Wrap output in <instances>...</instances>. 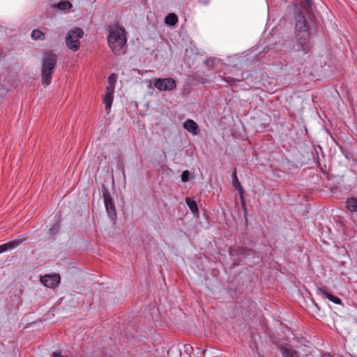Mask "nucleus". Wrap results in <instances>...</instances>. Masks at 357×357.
<instances>
[{
    "mask_svg": "<svg viewBox=\"0 0 357 357\" xmlns=\"http://www.w3.org/2000/svg\"><path fill=\"white\" fill-rule=\"evenodd\" d=\"M314 17L313 12L310 17L303 10H301L295 17V37L296 43L294 45V49L296 52H303L307 54L312 44L310 40V24L308 20L312 21Z\"/></svg>",
    "mask_w": 357,
    "mask_h": 357,
    "instance_id": "obj_1",
    "label": "nucleus"
},
{
    "mask_svg": "<svg viewBox=\"0 0 357 357\" xmlns=\"http://www.w3.org/2000/svg\"><path fill=\"white\" fill-rule=\"evenodd\" d=\"M57 62V55L52 50L45 51L41 59V77L43 84L49 85L52 82V75Z\"/></svg>",
    "mask_w": 357,
    "mask_h": 357,
    "instance_id": "obj_2",
    "label": "nucleus"
},
{
    "mask_svg": "<svg viewBox=\"0 0 357 357\" xmlns=\"http://www.w3.org/2000/svg\"><path fill=\"white\" fill-rule=\"evenodd\" d=\"M229 254L232 258L234 266H238L241 264V262L248 258L249 257H252V258L259 259L260 256L259 253L255 252V250L248 248L246 247L238 246L236 248L230 247L229 248Z\"/></svg>",
    "mask_w": 357,
    "mask_h": 357,
    "instance_id": "obj_3",
    "label": "nucleus"
},
{
    "mask_svg": "<svg viewBox=\"0 0 357 357\" xmlns=\"http://www.w3.org/2000/svg\"><path fill=\"white\" fill-rule=\"evenodd\" d=\"M107 40L112 52L119 54L126 43L124 29L119 27L114 29L110 31Z\"/></svg>",
    "mask_w": 357,
    "mask_h": 357,
    "instance_id": "obj_4",
    "label": "nucleus"
},
{
    "mask_svg": "<svg viewBox=\"0 0 357 357\" xmlns=\"http://www.w3.org/2000/svg\"><path fill=\"white\" fill-rule=\"evenodd\" d=\"M83 36L84 31L82 29L75 27L70 29L66 37L67 47L73 51H77L80 46L79 39L82 38Z\"/></svg>",
    "mask_w": 357,
    "mask_h": 357,
    "instance_id": "obj_5",
    "label": "nucleus"
},
{
    "mask_svg": "<svg viewBox=\"0 0 357 357\" xmlns=\"http://www.w3.org/2000/svg\"><path fill=\"white\" fill-rule=\"evenodd\" d=\"M104 204L108 216L111 220H115L116 218V211L114 202L111 197L109 192L105 190L103 192Z\"/></svg>",
    "mask_w": 357,
    "mask_h": 357,
    "instance_id": "obj_6",
    "label": "nucleus"
},
{
    "mask_svg": "<svg viewBox=\"0 0 357 357\" xmlns=\"http://www.w3.org/2000/svg\"><path fill=\"white\" fill-rule=\"evenodd\" d=\"M154 86L160 91H170L176 86V82L172 78L156 79Z\"/></svg>",
    "mask_w": 357,
    "mask_h": 357,
    "instance_id": "obj_7",
    "label": "nucleus"
},
{
    "mask_svg": "<svg viewBox=\"0 0 357 357\" xmlns=\"http://www.w3.org/2000/svg\"><path fill=\"white\" fill-rule=\"evenodd\" d=\"M232 177H233L232 184H233L234 187L236 188V190H237L238 191L240 196H241V199H242V202H243V189L237 178L236 169L234 170V172L232 174ZM243 211H244L245 220V222L247 223L248 222L247 209H246V207H245V205L244 203H243Z\"/></svg>",
    "mask_w": 357,
    "mask_h": 357,
    "instance_id": "obj_8",
    "label": "nucleus"
},
{
    "mask_svg": "<svg viewBox=\"0 0 357 357\" xmlns=\"http://www.w3.org/2000/svg\"><path fill=\"white\" fill-rule=\"evenodd\" d=\"M41 282L47 287L54 288L59 283L60 276L58 274L53 275H46L41 278Z\"/></svg>",
    "mask_w": 357,
    "mask_h": 357,
    "instance_id": "obj_9",
    "label": "nucleus"
},
{
    "mask_svg": "<svg viewBox=\"0 0 357 357\" xmlns=\"http://www.w3.org/2000/svg\"><path fill=\"white\" fill-rule=\"evenodd\" d=\"M114 86H107L106 87V94L103 98V102L105 105V109L109 113L112 102H113V94H114Z\"/></svg>",
    "mask_w": 357,
    "mask_h": 357,
    "instance_id": "obj_10",
    "label": "nucleus"
},
{
    "mask_svg": "<svg viewBox=\"0 0 357 357\" xmlns=\"http://www.w3.org/2000/svg\"><path fill=\"white\" fill-rule=\"evenodd\" d=\"M183 126L188 132H191L194 135H197L199 132L197 123L192 119L185 121Z\"/></svg>",
    "mask_w": 357,
    "mask_h": 357,
    "instance_id": "obj_11",
    "label": "nucleus"
},
{
    "mask_svg": "<svg viewBox=\"0 0 357 357\" xmlns=\"http://www.w3.org/2000/svg\"><path fill=\"white\" fill-rule=\"evenodd\" d=\"M23 241L24 240L15 239L12 241L1 245L0 254L16 248L17 246L20 245L23 242Z\"/></svg>",
    "mask_w": 357,
    "mask_h": 357,
    "instance_id": "obj_12",
    "label": "nucleus"
},
{
    "mask_svg": "<svg viewBox=\"0 0 357 357\" xmlns=\"http://www.w3.org/2000/svg\"><path fill=\"white\" fill-rule=\"evenodd\" d=\"M23 241L24 240L15 239L12 241L1 245L0 254L16 248L17 246L20 245L23 242Z\"/></svg>",
    "mask_w": 357,
    "mask_h": 357,
    "instance_id": "obj_13",
    "label": "nucleus"
},
{
    "mask_svg": "<svg viewBox=\"0 0 357 357\" xmlns=\"http://www.w3.org/2000/svg\"><path fill=\"white\" fill-rule=\"evenodd\" d=\"M318 291H319V294H320L321 296H322L324 298H327L328 300H330L331 301L333 302L335 304H340L342 303V301L340 298L328 293V291H326L321 288L318 289Z\"/></svg>",
    "mask_w": 357,
    "mask_h": 357,
    "instance_id": "obj_14",
    "label": "nucleus"
},
{
    "mask_svg": "<svg viewBox=\"0 0 357 357\" xmlns=\"http://www.w3.org/2000/svg\"><path fill=\"white\" fill-rule=\"evenodd\" d=\"M282 354L283 357H300L299 353L288 347H282Z\"/></svg>",
    "mask_w": 357,
    "mask_h": 357,
    "instance_id": "obj_15",
    "label": "nucleus"
},
{
    "mask_svg": "<svg viewBox=\"0 0 357 357\" xmlns=\"http://www.w3.org/2000/svg\"><path fill=\"white\" fill-rule=\"evenodd\" d=\"M301 10L305 11L310 17L313 12V5L312 0H303L301 3Z\"/></svg>",
    "mask_w": 357,
    "mask_h": 357,
    "instance_id": "obj_16",
    "label": "nucleus"
},
{
    "mask_svg": "<svg viewBox=\"0 0 357 357\" xmlns=\"http://www.w3.org/2000/svg\"><path fill=\"white\" fill-rule=\"evenodd\" d=\"M185 202L192 213H193L194 214L199 213V209L197 207V202L194 199H192L190 197H186Z\"/></svg>",
    "mask_w": 357,
    "mask_h": 357,
    "instance_id": "obj_17",
    "label": "nucleus"
},
{
    "mask_svg": "<svg viewBox=\"0 0 357 357\" xmlns=\"http://www.w3.org/2000/svg\"><path fill=\"white\" fill-rule=\"evenodd\" d=\"M347 207L351 212H357V198H349L347 200Z\"/></svg>",
    "mask_w": 357,
    "mask_h": 357,
    "instance_id": "obj_18",
    "label": "nucleus"
},
{
    "mask_svg": "<svg viewBox=\"0 0 357 357\" xmlns=\"http://www.w3.org/2000/svg\"><path fill=\"white\" fill-rule=\"evenodd\" d=\"M178 22V17L175 13H169L165 19L166 24L169 26H174Z\"/></svg>",
    "mask_w": 357,
    "mask_h": 357,
    "instance_id": "obj_19",
    "label": "nucleus"
},
{
    "mask_svg": "<svg viewBox=\"0 0 357 357\" xmlns=\"http://www.w3.org/2000/svg\"><path fill=\"white\" fill-rule=\"evenodd\" d=\"M45 33L39 29H34L31 31V37L34 40H44L45 38Z\"/></svg>",
    "mask_w": 357,
    "mask_h": 357,
    "instance_id": "obj_20",
    "label": "nucleus"
},
{
    "mask_svg": "<svg viewBox=\"0 0 357 357\" xmlns=\"http://www.w3.org/2000/svg\"><path fill=\"white\" fill-rule=\"evenodd\" d=\"M72 7V5L70 2L67 1H61L57 4V8L60 10H68Z\"/></svg>",
    "mask_w": 357,
    "mask_h": 357,
    "instance_id": "obj_21",
    "label": "nucleus"
},
{
    "mask_svg": "<svg viewBox=\"0 0 357 357\" xmlns=\"http://www.w3.org/2000/svg\"><path fill=\"white\" fill-rule=\"evenodd\" d=\"M60 225L59 222L54 223L52 227L50 229V235L54 237L59 231Z\"/></svg>",
    "mask_w": 357,
    "mask_h": 357,
    "instance_id": "obj_22",
    "label": "nucleus"
},
{
    "mask_svg": "<svg viewBox=\"0 0 357 357\" xmlns=\"http://www.w3.org/2000/svg\"><path fill=\"white\" fill-rule=\"evenodd\" d=\"M190 178V172L188 170L183 171L181 174V180L183 182H187Z\"/></svg>",
    "mask_w": 357,
    "mask_h": 357,
    "instance_id": "obj_23",
    "label": "nucleus"
},
{
    "mask_svg": "<svg viewBox=\"0 0 357 357\" xmlns=\"http://www.w3.org/2000/svg\"><path fill=\"white\" fill-rule=\"evenodd\" d=\"M116 77L114 74H112L108 77V82L109 84V86H114V83L116 82Z\"/></svg>",
    "mask_w": 357,
    "mask_h": 357,
    "instance_id": "obj_24",
    "label": "nucleus"
},
{
    "mask_svg": "<svg viewBox=\"0 0 357 357\" xmlns=\"http://www.w3.org/2000/svg\"><path fill=\"white\" fill-rule=\"evenodd\" d=\"M206 66L209 68H212L214 66V59H207L205 61Z\"/></svg>",
    "mask_w": 357,
    "mask_h": 357,
    "instance_id": "obj_25",
    "label": "nucleus"
},
{
    "mask_svg": "<svg viewBox=\"0 0 357 357\" xmlns=\"http://www.w3.org/2000/svg\"><path fill=\"white\" fill-rule=\"evenodd\" d=\"M224 79H225V81L226 82L229 83V84H231V83L235 82H238V81H240V80H239V79H236V78H234V77H229V76H227V77H224Z\"/></svg>",
    "mask_w": 357,
    "mask_h": 357,
    "instance_id": "obj_26",
    "label": "nucleus"
},
{
    "mask_svg": "<svg viewBox=\"0 0 357 357\" xmlns=\"http://www.w3.org/2000/svg\"><path fill=\"white\" fill-rule=\"evenodd\" d=\"M52 357H62V355L60 352L54 351L52 353Z\"/></svg>",
    "mask_w": 357,
    "mask_h": 357,
    "instance_id": "obj_27",
    "label": "nucleus"
},
{
    "mask_svg": "<svg viewBox=\"0 0 357 357\" xmlns=\"http://www.w3.org/2000/svg\"><path fill=\"white\" fill-rule=\"evenodd\" d=\"M321 357H333L329 353L324 354Z\"/></svg>",
    "mask_w": 357,
    "mask_h": 357,
    "instance_id": "obj_28",
    "label": "nucleus"
},
{
    "mask_svg": "<svg viewBox=\"0 0 357 357\" xmlns=\"http://www.w3.org/2000/svg\"><path fill=\"white\" fill-rule=\"evenodd\" d=\"M314 305H315V307H317L318 309H319L317 303H315L314 302Z\"/></svg>",
    "mask_w": 357,
    "mask_h": 357,
    "instance_id": "obj_29",
    "label": "nucleus"
}]
</instances>
